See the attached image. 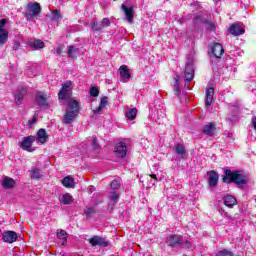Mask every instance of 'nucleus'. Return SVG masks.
<instances>
[{"label": "nucleus", "instance_id": "1", "mask_svg": "<svg viewBox=\"0 0 256 256\" xmlns=\"http://www.w3.org/2000/svg\"><path fill=\"white\" fill-rule=\"evenodd\" d=\"M223 183H235L238 189H243L244 185L249 183V177L241 173V171H231L226 169L222 178Z\"/></svg>", "mask_w": 256, "mask_h": 256}, {"label": "nucleus", "instance_id": "2", "mask_svg": "<svg viewBox=\"0 0 256 256\" xmlns=\"http://www.w3.org/2000/svg\"><path fill=\"white\" fill-rule=\"evenodd\" d=\"M79 111H81V103L75 99H70L67 102V109L63 117L64 125H71L77 119Z\"/></svg>", "mask_w": 256, "mask_h": 256}, {"label": "nucleus", "instance_id": "3", "mask_svg": "<svg viewBox=\"0 0 256 256\" xmlns=\"http://www.w3.org/2000/svg\"><path fill=\"white\" fill-rule=\"evenodd\" d=\"M72 85H73V82L71 80H68L65 83H63L62 88L58 93V99H61L62 101L70 99L71 95H73Z\"/></svg>", "mask_w": 256, "mask_h": 256}, {"label": "nucleus", "instance_id": "4", "mask_svg": "<svg viewBox=\"0 0 256 256\" xmlns=\"http://www.w3.org/2000/svg\"><path fill=\"white\" fill-rule=\"evenodd\" d=\"M41 13V5L37 2L28 3L25 9V17L27 19H33V17H37Z\"/></svg>", "mask_w": 256, "mask_h": 256}, {"label": "nucleus", "instance_id": "5", "mask_svg": "<svg viewBox=\"0 0 256 256\" xmlns=\"http://www.w3.org/2000/svg\"><path fill=\"white\" fill-rule=\"evenodd\" d=\"M35 141H37V137L35 136L24 137L20 142V147L24 151H28V153H33V151H35V148H33V143H35Z\"/></svg>", "mask_w": 256, "mask_h": 256}, {"label": "nucleus", "instance_id": "6", "mask_svg": "<svg viewBox=\"0 0 256 256\" xmlns=\"http://www.w3.org/2000/svg\"><path fill=\"white\" fill-rule=\"evenodd\" d=\"M89 243L92 247H109V241L101 236H93L89 239Z\"/></svg>", "mask_w": 256, "mask_h": 256}, {"label": "nucleus", "instance_id": "7", "mask_svg": "<svg viewBox=\"0 0 256 256\" xmlns=\"http://www.w3.org/2000/svg\"><path fill=\"white\" fill-rule=\"evenodd\" d=\"M7 25V20H0V47L1 45H5L7 43V39H9V33L7 30L3 29Z\"/></svg>", "mask_w": 256, "mask_h": 256}, {"label": "nucleus", "instance_id": "8", "mask_svg": "<svg viewBox=\"0 0 256 256\" xmlns=\"http://www.w3.org/2000/svg\"><path fill=\"white\" fill-rule=\"evenodd\" d=\"M116 157H120L121 159L127 156V144L124 142H118L115 146L114 151Z\"/></svg>", "mask_w": 256, "mask_h": 256}, {"label": "nucleus", "instance_id": "9", "mask_svg": "<svg viewBox=\"0 0 256 256\" xmlns=\"http://www.w3.org/2000/svg\"><path fill=\"white\" fill-rule=\"evenodd\" d=\"M25 95H27V87L22 86L16 90V92L14 94V99H15L16 105H21V103H23V99H24Z\"/></svg>", "mask_w": 256, "mask_h": 256}, {"label": "nucleus", "instance_id": "10", "mask_svg": "<svg viewBox=\"0 0 256 256\" xmlns=\"http://www.w3.org/2000/svg\"><path fill=\"white\" fill-rule=\"evenodd\" d=\"M121 9L125 14L126 21H128L130 24L133 23V19L135 17L133 7H127L125 4H122Z\"/></svg>", "mask_w": 256, "mask_h": 256}, {"label": "nucleus", "instance_id": "11", "mask_svg": "<svg viewBox=\"0 0 256 256\" xmlns=\"http://www.w3.org/2000/svg\"><path fill=\"white\" fill-rule=\"evenodd\" d=\"M211 51L216 59H221V55L225 53V49H223V46L219 43L212 44Z\"/></svg>", "mask_w": 256, "mask_h": 256}, {"label": "nucleus", "instance_id": "12", "mask_svg": "<svg viewBox=\"0 0 256 256\" xmlns=\"http://www.w3.org/2000/svg\"><path fill=\"white\" fill-rule=\"evenodd\" d=\"M194 77H195V68L193 67V64H187L184 71L185 81H193Z\"/></svg>", "mask_w": 256, "mask_h": 256}, {"label": "nucleus", "instance_id": "13", "mask_svg": "<svg viewBox=\"0 0 256 256\" xmlns=\"http://www.w3.org/2000/svg\"><path fill=\"white\" fill-rule=\"evenodd\" d=\"M181 237V235H170L166 240L168 247H179L181 243Z\"/></svg>", "mask_w": 256, "mask_h": 256}, {"label": "nucleus", "instance_id": "14", "mask_svg": "<svg viewBox=\"0 0 256 256\" xmlns=\"http://www.w3.org/2000/svg\"><path fill=\"white\" fill-rule=\"evenodd\" d=\"M219 183V174L215 171L208 172V184L210 187H217Z\"/></svg>", "mask_w": 256, "mask_h": 256}, {"label": "nucleus", "instance_id": "15", "mask_svg": "<svg viewBox=\"0 0 256 256\" xmlns=\"http://www.w3.org/2000/svg\"><path fill=\"white\" fill-rule=\"evenodd\" d=\"M229 33L234 35V37H239V35H243L245 33V29H243L239 24H232L229 28Z\"/></svg>", "mask_w": 256, "mask_h": 256}, {"label": "nucleus", "instance_id": "16", "mask_svg": "<svg viewBox=\"0 0 256 256\" xmlns=\"http://www.w3.org/2000/svg\"><path fill=\"white\" fill-rule=\"evenodd\" d=\"M36 103L39 107H48L49 103H47V95L43 92H38L36 94Z\"/></svg>", "mask_w": 256, "mask_h": 256}, {"label": "nucleus", "instance_id": "17", "mask_svg": "<svg viewBox=\"0 0 256 256\" xmlns=\"http://www.w3.org/2000/svg\"><path fill=\"white\" fill-rule=\"evenodd\" d=\"M3 241L5 243H15L17 241V234L15 231H5L3 233Z\"/></svg>", "mask_w": 256, "mask_h": 256}, {"label": "nucleus", "instance_id": "18", "mask_svg": "<svg viewBox=\"0 0 256 256\" xmlns=\"http://www.w3.org/2000/svg\"><path fill=\"white\" fill-rule=\"evenodd\" d=\"M36 140L42 145H45V143L49 140V135H47V131L43 128L39 129L37 132Z\"/></svg>", "mask_w": 256, "mask_h": 256}, {"label": "nucleus", "instance_id": "19", "mask_svg": "<svg viewBox=\"0 0 256 256\" xmlns=\"http://www.w3.org/2000/svg\"><path fill=\"white\" fill-rule=\"evenodd\" d=\"M213 95H215V89H213V87L208 88L205 95L206 107H211V103H213Z\"/></svg>", "mask_w": 256, "mask_h": 256}, {"label": "nucleus", "instance_id": "20", "mask_svg": "<svg viewBox=\"0 0 256 256\" xmlns=\"http://www.w3.org/2000/svg\"><path fill=\"white\" fill-rule=\"evenodd\" d=\"M203 133L204 135H208V137H213V135H215V123L210 122L206 124L203 127Z\"/></svg>", "mask_w": 256, "mask_h": 256}, {"label": "nucleus", "instance_id": "21", "mask_svg": "<svg viewBox=\"0 0 256 256\" xmlns=\"http://www.w3.org/2000/svg\"><path fill=\"white\" fill-rule=\"evenodd\" d=\"M59 201L62 205H72V203L75 201V198H73V195L65 193L62 195V197L59 198Z\"/></svg>", "mask_w": 256, "mask_h": 256}, {"label": "nucleus", "instance_id": "22", "mask_svg": "<svg viewBox=\"0 0 256 256\" xmlns=\"http://www.w3.org/2000/svg\"><path fill=\"white\" fill-rule=\"evenodd\" d=\"M107 103H109V97L103 96L100 100L99 106L96 110H94V115H99V113H101V111L107 107Z\"/></svg>", "mask_w": 256, "mask_h": 256}, {"label": "nucleus", "instance_id": "23", "mask_svg": "<svg viewBox=\"0 0 256 256\" xmlns=\"http://www.w3.org/2000/svg\"><path fill=\"white\" fill-rule=\"evenodd\" d=\"M75 184V179H73V177L71 176H66L62 180V185H64L67 189H73V187H75Z\"/></svg>", "mask_w": 256, "mask_h": 256}, {"label": "nucleus", "instance_id": "24", "mask_svg": "<svg viewBox=\"0 0 256 256\" xmlns=\"http://www.w3.org/2000/svg\"><path fill=\"white\" fill-rule=\"evenodd\" d=\"M2 187L4 189H13V187H15V180L10 177H5L2 181Z\"/></svg>", "mask_w": 256, "mask_h": 256}, {"label": "nucleus", "instance_id": "25", "mask_svg": "<svg viewBox=\"0 0 256 256\" xmlns=\"http://www.w3.org/2000/svg\"><path fill=\"white\" fill-rule=\"evenodd\" d=\"M224 205L231 209L234 207V205H237V199L231 195H227L224 197Z\"/></svg>", "mask_w": 256, "mask_h": 256}, {"label": "nucleus", "instance_id": "26", "mask_svg": "<svg viewBox=\"0 0 256 256\" xmlns=\"http://www.w3.org/2000/svg\"><path fill=\"white\" fill-rule=\"evenodd\" d=\"M119 71L121 79H131V73L129 72V69H127L125 65L121 66Z\"/></svg>", "mask_w": 256, "mask_h": 256}, {"label": "nucleus", "instance_id": "27", "mask_svg": "<svg viewBox=\"0 0 256 256\" xmlns=\"http://www.w3.org/2000/svg\"><path fill=\"white\" fill-rule=\"evenodd\" d=\"M126 118L128 121H133L137 117V108H132L126 111Z\"/></svg>", "mask_w": 256, "mask_h": 256}, {"label": "nucleus", "instance_id": "28", "mask_svg": "<svg viewBox=\"0 0 256 256\" xmlns=\"http://www.w3.org/2000/svg\"><path fill=\"white\" fill-rule=\"evenodd\" d=\"M61 19H63V18L61 17V11L60 10L52 11V16H51L52 21H56V23H59L61 21Z\"/></svg>", "mask_w": 256, "mask_h": 256}, {"label": "nucleus", "instance_id": "29", "mask_svg": "<svg viewBox=\"0 0 256 256\" xmlns=\"http://www.w3.org/2000/svg\"><path fill=\"white\" fill-rule=\"evenodd\" d=\"M67 235V231L65 230H60L59 232H57V238L63 241L62 245H65V243H67Z\"/></svg>", "mask_w": 256, "mask_h": 256}, {"label": "nucleus", "instance_id": "30", "mask_svg": "<svg viewBox=\"0 0 256 256\" xmlns=\"http://www.w3.org/2000/svg\"><path fill=\"white\" fill-rule=\"evenodd\" d=\"M182 249H191V242L181 236L180 246Z\"/></svg>", "mask_w": 256, "mask_h": 256}, {"label": "nucleus", "instance_id": "31", "mask_svg": "<svg viewBox=\"0 0 256 256\" xmlns=\"http://www.w3.org/2000/svg\"><path fill=\"white\" fill-rule=\"evenodd\" d=\"M30 47H33L34 49H43V47H45V43L41 40H35L30 43Z\"/></svg>", "mask_w": 256, "mask_h": 256}, {"label": "nucleus", "instance_id": "32", "mask_svg": "<svg viewBox=\"0 0 256 256\" xmlns=\"http://www.w3.org/2000/svg\"><path fill=\"white\" fill-rule=\"evenodd\" d=\"M175 152L183 158L185 156V146L177 144L175 146Z\"/></svg>", "mask_w": 256, "mask_h": 256}, {"label": "nucleus", "instance_id": "33", "mask_svg": "<svg viewBox=\"0 0 256 256\" xmlns=\"http://www.w3.org/2000/svg\"><path fill=\"white\" fill-rule=\"evenodd\" d=\"M92 31H103L101 22L93 21L91 24Z\"/></svg>", "mask_w": 256, "mask_h": 256}, {"label": "nucleus", "instance_id": "34", "mask_svg": "<svg viewBox=\"0 0 256 256\" xmlns=\"http://www.w3.org/2000/svg\"><path fill=\"white\" fill-rule=\"evenodd\" d=\"M31 179H41V169L33 168L31 173Z\"/></svg>", "mask_w": 256, "mask_h": 256}, {"label": "nucleus", "instance_id": "35", "mask_svg": "<svg viewBox=\"0 0 256 256\" xmlns=\"http://www.w3.org/2000/svg\"><path fill=\"white\" fill-rule=\"evenodd\" d=\"M109 200L112 201V203H117V201H119V192H117L115 190L111 191Z\"/></svg>", "mask_w": 256, "mask_h": 256}, {"label": "nucleus", "instance_id": "36", "mask_svg": "<svg viewBox=\"0 0 256 256\" xmlns=\"http://www.w3.org/2000/svg\"><path fill=\"white\" fill-rule=\"evenodd\" d=\"M77 51H79V49L75 48V46H69L68 57H77Z\"/></svg>", "mask_w": 256, "mask_h": 256}, {"label": "nucleus", "instance_id": "37", "mask_svg": "<svg viewBox=\"0 0 256 256\" xmlns=\"http://www.w3.org/2000/svg\"><path fill=\"white\" fill-rule=\"evenodd\" d=\"M110 188L113 190V191H117V189H120L121 188V182L119 180H113L111 183H110Z\"/></svg>", "mask_w": 256, "mask_h": 256}, {"label": "nucleus", "instance_id": "38", "mask_svg": "<svg viewBox=\"0 0 256 256\" xmlns=\"http://www.w3.org/2000/svg\"><path fill=\"white\" fill-rule=\"evenodd\" d=\"M175 84H174V91L179 95L181 93V89L179 88V76H176L174 78Z\"/></svg>", "mask_w": 256, "mask_h": 256}, {"label": "nucleus", "instance_id": "39", "mask_svg": "<svg viewBox=\"0 0 256 256\" xmlns=\"http://www.w3.org/2000/svg\"><path fill=\"white\" fill-rule=\"evenodd\" d=\"M205 25H206V29H208V31H215V23L211 22V21H204Z\"/></svg>", "mask_w": 256, "mask_h": 256}, {"label": "nucleus", "instance_id": "40", "mask_svg": "<svg viewBox=\"0 0 256 256\" xmlns=\"http://www.w3.org/2000/svg\"><path fill=\"white\" fill-rule=\"evenodd\" d=\"M89 94L91 95V97H99V88L97 87H92L89 91Z\"/></svg>", "mask_w": 256, "mask_h": 256}, {"label": "nucleus", "instance_id": "41", "mask_svg": "<svg viewBox=\"0 0 256 256\" xmlns=\"http://www.w3.org/2000/svg\"><path fill=\"white\" fill-rule=\"evenodd\" d=\"M216 256H233V252L229 251V250H221L219 251Z\"/></svg>", "mask_w": 256, "mask_h": 256}, {"label": "nucleus", "instance_id": "42", "mask_svg": "<svg viewBox=\"0 0 256 256\" xmlns=\"http://www.w3.org/2000/svg\"><path fill=\"white\" fill-rule=\"evenodd\" d=\"M100 24L102 25V29H105V27H109V25H111V20L109 18H104Z\"/></svg>", "mask_w": 256, "mask_h": 256}, {"label": "nucleus", "instance_id": "43", "mask_svg": "<svg viewBox=\"0 0 256 256\" xmlns=\"http://www.w3.org/2000/svg\"><path fill=\"white\" fill-rule=\"evenodd\" d=\"M93 213H95V209L89 207V208H86L84 210V214L86 215V217H89V215H93Z\"/></svg>", "mask_w": 256, "mask_h": 256}, {"label": "nucleus", "instance_id": "44", "mask_svg": "<svg viewBox=\"0 0 256 256\" xmlns=\"http://www.w3.org/2000/svg\"><path fill=\"white\" fill-rule=\"evenodd\" d=\"M194 21L195 23H199V22L205 23L206 20H204L200 15H197L194 17Z\"/></svg>", "mask_w": 256, "mask_h": 256}, {"label": "nucleus", "instance_id": "45", "mask_svg": "<svg viewBox=\"0 0 256 256\" xmlns=\"http://www.w3.org/2000/svg\"><path fill=\"white\" fill-rule=\"evenodd\" d=\"M92 146L94 147V149H99V144H97V137H93Z\"/></svg>", "mask_w": 256, "mask_h": 256}, {"label": "nucleus", "instance_id": "46", "mask_svg": "<svg viewBox=\"0 0 256 256\" xmlns=\"http://www.w3.org/2000/svg\"><path fill=\"white\" fill-rule=\"evenodd\" d=\"M34 123H37V115H34L32 119L29 121V127H31V125H34Z\"/></svg>", "mask_w": 256, "mask_h": 256}, {"label": "nucleus", "instance_id": "47", "mask_svg": "<svg viewBox=\"0 0 256 256\" xmlns=\"http://www.w3.org/2000/svg\"><path fill=\"white\" fill-rule=\"evenodd\" d=\"M57 55H61L62 51H63V48L61 46H58L56 49H55Z\"/></svg>", "mask_w": 256, "mask_h": 256}, {"label": "nucleus", "instance_id": "48", "mask_svg": "<svg viewBox=\"0 0 256 256\" xmlns=\"http://www.w3.org/2000/svg\"><path fill=\"white\" fill-rule=\"evenodd\" d=\"M150 177H151L152 179H154V182H152V185H155V183H157V175L151 174Z\"/></svg>", "mask_w": 256, "mask_h": 256}, {"label": "nucleus", "instance_id": "49", "mask_svg": "<svg viewBox=\"0 0 256 256\" xmlns=\"http://www.w3.org/2000/svg\"><path fill=\"white\" fill-rule=\"evenodd\" d=\"M221 215L224 217H229V213L225 212V210H220Z\"/></svg>", "mask_w": 256, "mask_h": 256}, {"label": "nucleus", "instance_id": "50", "mask_svg": "<svg viewBox=\"0 0 256 256\" xmlns=\"http://www.w3.org/2000/svg\"><path fill=\"white\" fill-rule=\"evenodd\" d=\"M189 83H191V81H187V80H185V87H186V89H189Z\"/></svg>", "mask_w": 256, "mask_h": 256}, {"label": "nucleus", "instance_id": "51", "mask_svg": "<svg viewBox=\"0 0 256 256\" xmlns=\"http://www.w3.org/2000/svg\"><path fill=\"white\" fill-rule=\"evenodd\" d=\"M91 191H93V186H91Z\"/></svg>", "mask_w": 256, "mask_h": 256}]
</instances>
